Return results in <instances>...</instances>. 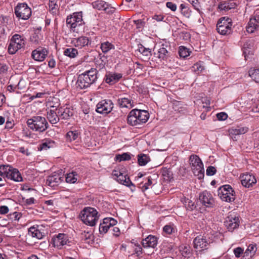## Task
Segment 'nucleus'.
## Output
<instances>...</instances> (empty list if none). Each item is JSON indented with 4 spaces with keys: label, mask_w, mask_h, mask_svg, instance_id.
Here are the masks:
<instances>
[{
    "label": "nucleus",
    "mask_w": 259,
    "mask_h": 259,
    "mask_svg": "<svg viewBox=\"0 0 259 259\" xmlns=\"http://www.w3.org/2000/svg\"><path fill=\"white\" fill-rule=\"evenodd\" d=\"M210 240L206 237L198 236L193 240L194 247L199 250L207 249L211 243Z\"/></svg>",
    "instance_id": "obj_13"
},
{
    "label": "nucleus",
    "mask_w": 259,
    "mask_h": 259,
    "mask_svg": "<svg viewBox=\"0 0 259 259\" xmlns=\"http://www.w3.org/2000/svg\"><path fill=\"white\" fill-rule=\"evenodd\" d=\"M217 30L218 33L224 35H229L231 34L232 31V27H229V25L225 26L217 25Z\"/></svg>",
    "instance_id": "obj_32"
},
{
    "label": "nucleus",
    "mask_w": 259,
    "mask_h": 259,
    "mask_svg": "<svg viewBox=\"0 0 259 259\" xmlns=\"http://www.w3.org/2000/svg\"><path fill=\"white\" fill-rule=\"evenodd\" d=\"M64 54L70 58H74L78 54V51L74 48H68L64 50Z\"/></svg>",
    "instance_id": "obj_41"
},
{
    "label": "nucleus",
    "mask_w": 259,
    "mask_h": 259,
    "mask_svg": "<svg viewBox=\"0 0 259 259\" xmlns=\"http://www.w3.org/2000/svg\"><path fill=\"white\" fill-rule=\"evenodd\" d=\"M9 211V209L8 206L6 205L0 206V213L2 214H6Z\"/></svg>",
    "instance_id": "obj_61"
},
{
    "label": "nucleus",
    "mask_w": 259,
    "mask_h": 259,
    "mask_svg": "<svg viewBox=\"0 0 259 259\" xmlns=\"http://www.w3.org/2000/svg\"><path fill=\"white\" fill-rule=\"evenodd\" d=\"M162 175L164 177V179L166 181H170L172 178L171 171L166 168L163 169L162 170Z\"/></svg>",
    "instance_id": "obj_49"
},
{
    "label": "nucleus",
    "mask_w": 259,
    "mask_h": 259,
    "mask_svg": "<svg viewBox=\"0 0 259 259\" xmlns=\"http://www.w3.org/2000/svg\"><path fill=\"white\" fill-rule=\"evenodd\" d=\"M131 157L129 153H123L122 154H118L115 156L116 161L120 162L121 161L128 160L131 159Z\"/></svg>",
    "instance_id": "obj_43"
},
{
    "label": "nucleus",
    "mask_w": 259,
    "mask_h": 259,
    "mask_svg": "<svg viewBox=\"0 0 259 259\" xmlns=\"http://www.w3.org/2000/svg\"><path fill=\"white\" fill-rule=\"evenodd\" d=\"M72 42L74 45L75 46L81 48L88 44L89 39L85 36H81L78 38H74Z\"/></svg>",
    "instance_id": "obj_30"
},
{
    "label": "nucleus",
    "mask_w": 259,
    "mask_h": 259,
    "mask_svg": "<svg viewBox=\"0 0 259 259\" xmlns=\"http://www.w3.org/2000/svg\"><path fill=\"white\" fill-rule=\"evenodd\" d=\"M112 175L115 177V179L119 183L124 185L127 187L135 186L130 180L127 174L124 171V169L114 170L112 171Z\"/></svg>",
    "instance_id": "obj_10"
},
{
    "label": "nucleus",
    "mask_w": 259,
    "mask_h": 259,
    "mask_svg": "<svg viewBox=\"0 0 259 259\" xmlns=\"http://www.w3.org/2000/svg\"><path fill=\"white\" fill-rule=\"evenodd\" d=\"M53 241L54 246L60 249L69 242L68 237L65 234L60 233L53 238Z\"/></svg>",
    "instance_id": "obj_17"
},
{
    "label": "nucleus",
    "mask_w": 259,
    "mask_h": 259,
    "mask_svg": "<svg viewBox=\"0 0 259 259\" xmlns=\"http://www.w3.org/2000/svg\"><path fill=\"white\" fill-rule=\"evenodd\" d=\"M259 27V16H256L254 18H250L246 27V31L247 32L252 33L254 32Z\"/></svg>",
    "instance_id": "obj_23"
},
{
    "label": "nucleus",
    "mask_w": 259,
    "mask_h": 259,
    "mask_svg": "<svg viewBox=\"0 0 259 259\" xmlns=\"http://www.w3.org/2000/svg\"><path fill=\"white\" fill-rule=\"evenodd\" d=\"M77 180V175L75 172L68 174L66 177V181L69 183H75Z\"/></svg>",
    "instance_id": "obj_42"
},
{
    "label": "nucleus",
    "mask_w": 259,
    "mask_h": 259,
    "mask_svg": "<svg viewBox=\"0 0 259 259\" xmlns=\"http://www.w3.org/2000/svg\"><path fill=\"white\" fill-rule=\"evenodd\" d=\"M179 53L180 56L183 58H186L190 55L189 50L184 46L180 47Z\"/></svg>",
    "instance_id": "obj_48"
},
{
    "label": "nucleus",
    "mask_w": 259,
    "mask_h": 259,
    "mask_svg": "<svg viewBox=\"0 0 259 259\" xmlns=\"http://www.w3.org/2000/svg\"><path fill=\"white\" fill-rule=\"evenodd\" d=\"M157 244V239L153 235H149L142 240V245L144 248L151 247L154 248Z\"/></svg>",
    "instance_id": "obj_22"
},
{
    "label": "nucleus",
    "mask_w": 259,
    "mask_h": 259,
    "mask_svg": "<svg viewBox=\"0 0 259 259\" xmlns=\"http://www.w3.org/2000/svg\"><path fill=\"white\" fill-rule=\"evenodd\" d=\"M149 118L148 112L145 110L134 109L127 117V123L132 126H138L146 123Z\"/></svg>",
    "instance_id": "obj_1"
},
{
    "label": "nucleus",
    "mask_w": 259,
    "mask_h": 259,
    "mask_svg": "<svg viewBox=\"0 0 259 259\" xmlns=\"http://www.w3.org/2000/svg\"><path fill=\"white\" fill-rule=\"evenodd\" d=\"M56 146V143L50 139H46L42 141L39 145L38 149L39 151L47 150L49 149L53 148Z\"/></svg>",
    "instance_id": "obj_25"
},
{
    "label": "nucleus",
    "mask_w": 259,
    "mask_h": 259,
    "mask_svg": "<svg viewBox=\"0 0 259 259\" xmlns=\"http://www.w3.org/2000/svg\"><path fill=\"white\" fill-rule=\"evenodd\" d=\"M193 68L195 71H197L198 72H201L204 69L203 66H201L198 63L195 64L193 66Z\"/></svg>",
    "instance_id": "obj_60"
},
{
    "label": "nucleus",
    "mask_w": 259,
    "mask_h": 259,
    "mask_svg": "<svg viewBox=\"0 0 259 259\" xmlns=\"http://www.w3.org/2000/svg\"><path fill=\"white\" fill-rule=\"evenodd\" d=\"M248 73L249 75L253 80L259 83V69H250Z\"/></svg>",
    "instance_id": "obj_40"
},
{
    "label": "nucleus",
    "mask_w": 259,
    "mask_h": 259,
    "mask_svg": "<svg viewBox=\"0 0 259 259\" xmlns=\"http://www.w3.org/2000/svg\"><path fill=\"white\" fill-rule=\"evenodd\" d=\"M63 178L62 172H54L48 177L46 184L52 188H55L63 181Z\"/></svg>",
    "instance_id": "obj_14"
},
{
    "label": "nucleus",
    "mask_w": 259,
    "mask_h": 259,
    "mask_svg": "<svg viewBox=\"0 0 259 259\" xmlns=\"http://www.w3.org/2000/svg\"><path fill=\"white\" fill-rule=\"evenodd\" d=\"M79 217L85 224L91 226L96 225L97 218L96 209L92 207H85L80 213Z\"/></svg>",
    "instance_id": "obj_5"
},
{
    "label": "nucleus",
    "mask_w": 259,
    "mask_h": 259,
    "mask_svg": "<svg viewBox=\"0 0 259 259\" xmlns=\"http://www.w3.org/2000/svg\"><path fill=\"white\" fill-rule=\"evenodd\" d=\"M194 7V8L197 10L198 11L200 12L199 10V6L198 4V0H188Z\"/></svg>",
    "instance_id": "obj_62"
},
{
    "label": "nucleus",
    "mask_w": 259,
    "mask_h": 259,
    "mask_svg": "<svg viewBox=\"0 0 259 259\" xmlns=\"http://www.w3.org/2000/svg\"><path fill=\"white\" fill-rule=\"evenodd\" d=\"M242 185L246 188H249L256 183L255 177L250 174H244L240 176Z\"/></svg>",
    "instance_id": "obj_18"
},
{
    "label": "nucleus",
    "mask_w": 259,
    "mask_h": 259,
    "mask_svg": "<svg viewBox=\"0 0 259 259\" xmlns=\"http://www.w3.org/2000/svg\"><path fill=\"white\" fill-rule=\"evenodd\" d=\"M118 103L120 107L132 108L133 107L131 100L126 98L119 99Z\"/></svg>",
    "instance_id": "obj_35"
},
{
    "label": "nucleus",
    "mask_w": 259,
    "mask_h": 259,
    "mask_svg": "<svg viewBox=\"0 0 259 259\" xmlns=\"http://www.w3.org/2000/svg\"><path fill=\"white\" fill-rule=\"evenodd\" d=\"M53 108H54V106H51ZM57 108L51 109L47 111V118L49 122L52 124H56L59 122L60 117L59 114L56 112Z\"/></svg>",
    "instance_id": "obj_21"
},
{
    "label": "nucleus",
    "mask_w": 259,
    "mask_h": 259,
    "mask_svg": "<svg viewBox=\"0 0 259 259\" xmlns=\"http://www.w3.org/2000/svg\"><path fill=\"white\" fill-rule=\"evenodd\" d=\"M48 51L46 49H37L32 52V57L35 61H42L46 58Z\"/></svg>",
    "instance_id": "obj_19"
},
{
    "label": "nucleus",
    "mask_w": 259,
    "mask_h": 259,
    "mask_svg": "<svg viewBox=\"0 0 259 259\" xmlns=\"http://www.w3.org/2000/svg\"><path fill=\"white\" fill-rule=\"evenodd\" d=\"M166 6L174 12L176 11L177 8V5L175 4L170 2H167L166 3Z\"/></svg>",
    "instance_id": "obj_57"
},
{
    "label": "nucleus",
    "mask_w": 259,
    "mask_h": 259,
    "mask_svg": "<svg viewBox=\"0 0 259 259\" xmlns=\"http://www.w3.org/2000/svg\"><path fill=\"white\" fill-rule=\"evenodd\" d=\"M104 219V222L107 223L110 228L111 227H113L117 223V221L115 219L111 218H106Z\"/></svg>",
    "instance_id": "obj_51"
},
{
    "label": "nucleus",
    "mask_w": 259,
    "mask_h": 259,
    "mask_svg": "<svg viewBox=\"0 0 259 259\" xmlns=\"http://www.w3.org/2000/svg\"><path fill=\"white\" fill-rule=\"evenodd\" d=\"M163 230L166 234H170L172 232L173 228L169 225H166L163 227Z\"/></svg>",
    "instance_id": "obj_64"
},
{
    "label": "nucleus",
    "mask_w": 259,
    "mask_h": 259,
    "mask_svg": "<svg viewBox=\"0 0 259 259\" xmlns=\"http://www.w3.org/2000/svg\"><path fill=\"white\" fill-rule=\"evenodd\" d=\"M49 7L50 12L53 15L57 14L59 10V7L57 4L56 0H49Z\"/></svg>",
    "instance_id": "obj_34"
},
{
    "label": "nucleus",
    "mask_w": 259,
    "mask_h": 259,
    "mask_svg": "<svg viewBox=\"0 0 259 259\" xmlns=\"http://www.w3.org/2000/svg\"><path fill=\"white\" fill-rule=\"evenodd\" d=\"M217 170L214 166H209L206 169V174L207 176H213L216 173Z\"/></svg>",
    "instance_id": "obj_54"
},
{
    "label": "nucleus",
    "mask_w": 259,
    "mask_h": 259,
    "mask_svg": "<svg viewBox=\"0 0 259 259\" xmlns=\"http://www.w3.org/2000/svg\"><path fill=\"white\" fill-rule=\"evenodd\" d=\"M8 217L9 219L11 220V221H18L20 218L21 217V214L18 212H14L13 213H10Z\"/></svg>",
    "instance_id": "obj_50"
},
{
    "label": "nucleus",
    "mask_w": 259,
    "mask_h": 259,
    "mask_svg": "<svg viewBox=\"0 0 259 259\" xmlns=\"http://www.w3.org/2000/svg\"><path fill=\"white\" fill-rule=\"evenodd\" d=\"M155 55L159 58L161 61L167 62L170 61L172 56L170 48L168 46L162 44L158 49L157 53H154Z\"/></svg>",
    "instance_id": "obj_11"
},
{
    "label": "nucleus",
    "mask_w": 259,
    "mask_h": 259,
    "mask_svg": "<svg viewBox=\"0 0 259 259\" xmlns=\"http://www.w3.org/2000/svg\"><path fill=\"white\" fill-rule=\"evenodd\" d=\"M121 73H109L106 75L105 81L110 84H113L118 81L122 78Z\"/></svg>",
    "instance_id": "obj_29"
},
{
    "label": "nucleus",
    "mask_w": 259,
    "mask_h": 259,
    "mask_svg": "<svg viewBox=\"0 0 259 259\" xmlns=\"http://www.w3.org/2000/svg\"><path fill=\"white\" fill-rule=\"evenodd\" d=\"M97 79V70L92 68L84 73L80 74L76 82V87L79 89H84L90 87Z\"/></svg>",
    "instance_id": "obj_2"
},
{
    "label": "nucleus",
    "mask_w": 259,
    "mask_h": 259,
    "mask_svg": "<svg viewBox=\"0 0 259 259\" xmlns=\"http://www.w3.org/2000/svg\"><path fill=\"white\" fill-rule=\"evenodd\" d=\"M199 199L202 205L207 207H213L214 205V200L208 191H204L200 193Z\"/></svg>",
    "instance_id": "obj_15"
},
{
    "label": "nucleus",
    "mask_w": 259,
    "mask_h": 259,
    "mask_svg": "<svg viewBox=\"0 0 259 259\" xmlns=\"http://www.w3.org/2000/svg\"><path fill=\"white\" fill-rule=\"evenodd\" d=\"M78 136V133L76 131H69L66 134V138L67 140L72 141L76 140Z\"/></svg>",
    "instance_id": "obj_47"
},
{
    "label": "nucleus",
    "mask_w": 259,
    "mask_h": 259,
    "mask_svg": "<svg viewBox=\"0 0 259 259\" xmlns=\"http://www.w3.org/2000/svg\"><path fill=\"white\" fill-rule=\"evenodd\" d=\"M7 178L16 182H22L23 181L22 177L19 170L12 167H11V169H10Z\"/></svg>",
    "instance_id": "obj_27"
},
{
    "label": "nucleus",
    "mask_w": 259,
    "mask_h": 259,
    "mask_svg": "<svg viewBox=\"0 0 259 259\" xmlns=\"http://www.w3.org/2000/svg\"><path fill=\"white\" fill-rule=\"evenodd\" d=\"M256 250L257 247L256 244H250L248 246L247 248L244 252L243 256H249V257L248 259H251L255 254Z\"/></svg>",
    "instance_id": "obj_31"
},
{
    "label": "nucleus",
    "mask_w": 259,
    "mask_h": 259,
    "mask_svg": "<svg viewBox=\"0 0 259 259\" xmlns=\"http://www.w3.org/2000/svg\"><path fill=\"white\" fill-rule=\"evenodd\" d=\"M240 220L235 214H230L225 219L224 225L229 231L232 232L239 226Z\"/></svg>",
    "instance_id": "obj_12"
},
{
    "label": "nucleus",
    "mask_w": 259,
    "mask_h": 259,
    "mask_svg": "<svg viewBox=\"0 0 259 259\" xmlns=\"http://www.w3.org/2000/svg\"><path fill=\"white\" fill-rule=\"evenodd\" d=\"M219 8L221 10L228 11L232 8V7L230 6L229 3H224L219 5Z\"/></svg>",
    "instance_id": "obj_55"
},
{
    "label": "nucleus",
    "mask_w": 259,
    "mask_h": 259,
    "mask_svg": "<svg viewBox=\"0 0 259 259\" xmlns=\"http://www.w3.org/2000/svg\"><path fill=\"white\" fill-rule=\"evenodd\" d=\"M181 251L182 255L185 257H189L191 255V250L190 247L188 246H182Z\"/></svg>",
    "instance_id": "obj_46"
},
{
    "label": "nucleus",
    "mask_w": 259,
    "mask_h": 259,
    "mask_svg": "<svg viewBox=\"0 0 259 259\" xmlns=\"http://www.w3.org/2000/svg\"><path fill=\"white\" fill-rule=\"evenodd\" d=\"M98 10H103L107 14H112L114 12V8L110 7L106 2L103 1H98Z\"/></svg>",
    "instance_id": "obj_28"
},
{
    "label": "nucleus",
    "mask_w": 259,
    "mask_h": 259,
    "mask_svg": "<svg viewBox=\"0 0 259 259\" xmlns=\"http://www.w3.org/2000/svg\"><path fill=\"white\" fill-rule=\"evenodd\" d=\"M229 132L230 136L239 135L238 127H232L229 130Z\"/></svg>",
    "instance_id": "obj_63"
},
{
    "label": "nucleus",
    "mask_w": 259,
    "mask_h": 259,
    "mask_svg": "<svg viewBox=\"0 0 259 259\" xmlns=\"http://www.w3.org/2000/svg\"><path fill=\"white\" fill-rule=\"evenodd\" d=\"M217 25H219V26H225L229 25V27H232V20L231 18H230L229 17H222L219 19Z\"/></svg>",
    "instance_id": "obj_37"
},
{
    "label": "nucleus",
    "mask_w": 259,
    "mask_h": 259,
    "mask_svg": "<svg viewBox=\"0 0 259 259\" xmlns=\"http://www.w3.org/2000/svg\"><path fill=\"white\" fill-rule=\"evenodd\" d=\"M109 228L110 227L107 223L104 222V219H103L102 222L100 223L99 228L100 234H103L106 233Z\"/></svg>",
    "instance_id": "obj_44"
},
{
    "label": "nucleus",
    "mask_w": 259,
    "mask_h": 259,
    "mask_svg": "<svg viewBox=\"0 0 259 259\" xmlns=\"http://www.w3.org/2000/svg\"><path fill=\"white\" fill-rule=\"evenodd\" d=\"M31 9L25 3H21L17 5L15 8V14L18 19L28 20L31 15Z\"/></svg>",
    "instance_id": "obj_9"
},
{
    "label": "nucleus",
    "mask_w": 259,
    "mask_h": 259,
    "mask_svg": "<svg viewBox=\"0 0 259 259\" xmlns=\"http://www.w3.org/2000/svg\"><path fill=\"white\" fill-rule=\"evenodd\" d=\"M138 51L147 58H149V57L151 55V50L149 48H145L141 44L138 45Z\"/></svg>",
    "instance_id": "obj_39"
},
{
    "label": "nucleus",
    "mask_w": 259,
    "mask_h": 259,
    "mask_svg": "<svg viewBox=\"0 0 259 259\" xmlns=\"http://www.w3.org/2000/svg\"><path fill=\"white\" fill-rule=\"evenodd\" d=\"M218 195L224 201L231 202L235 199V192L229 185L220 187L218 190Z\"/></svg>",
    "instance_id": "obj_7"
},
{
    "label": "nucleus",
    "mask_w": 259,
    "mask_h": 259,
    "mask_svg": "<svg viewBox=\"0 0 259 259\" xmlns=\"http://www.w3.org/2000/svg\"><path fill=\"white\" fill-rule=\"evenodd\" d=\"M150 160V157L146 154H140L138 155V162L140 166L145 165Z\"/></svg>",
    "instance_id": "obj_33"
},
{
    "label": "nucleus",
    "mask_w": 259,
    "mask_h": 259,
    "mask_svg": "<svg viewBox=\"0 0 259 259\" xmlns=\"http://www.w3.org/2000/svg\"><path fill=\"white\" fill-rule=\"evenodd\" d=\"M100 48L103 53H107L111 49L114 48V46L109 42L106 41L101 44Z\"/></svg>",
    "instance_id": "obj_45"
},
{
    "label": "nucleus",
    "mask_w": 259,
    "mask_h": 259,
    "mask_svg": "<svg viewBox=\"0 0 259 259\" xmlns=\"http://www.w3.org/2000/svg\"><path fill=\"white\" fill-rule=\"evenodd\" d=\"M186 207L187 209L193 210L195 207L194 202L188 199L186 201Z\"/></svg>",
    "instance_id": "obj_52"
},
{
    "label": "nucleus",
    "mask_w": 259,
    "mask_h": 259,
    "mask_svg": "<svg viewBox=\"0 0 259 259\" xmlns=\"http://www.w3.org/2000/svg\"><path fill=\"white\" fill-rule=\"evenodd\" d=\"M28 234L32 237L36 238L38 239H41L45 236V233L41 232L38 229V227H31L28 230Z\"/></svg>",
    "instance_id": "obj_24"
},
{
    "label": "nucleus",
    "mask_w": 259,
    "mask_h": 259,
    "mask_svg": "<svg viewBox=\"0 0 259 259\" xmlns=\"http://www.w3.org/2000/svg\"><path fill=\"white\" fill-rule=\"evenodd\" d=\"M11 166L9 165H0V176L8 178Z\"/></svg>",
    "instance_id": "obj_36"
},
{
    "label": "nucleus",
    "mask_w": 259,
    "mask_h": 259,
    "mask_svg": "<svg viewBox=\"0 0 259 259\" xmlns=\"http://www.w3.org/2000/svg\"><path fill=\"white\" fill-rule=\"evenodd\" d=\"M25 40L22 36L16 34L11 39L8 47V52L11 54H14L19 49L25 45Z\"/></svg>",
    "instance_id": "obj_8"
},
{
    "label": "nucleus",
    "mask_w": 259,
    "mask_h": 259,
    "mask_svg": "<svg viewBox=\"0 0 259 259\" xmlns=\"http://www.w3.org/2000/svg\"><path fill=\"white\" fill-rule=\"evenodd\" d=\"M152 177H148V181L143 186V189L144 190H146L149 188V186L151 185L153 183L152 181Z\"/></svg>",
    "instance_id": "obj_58"
},
{
    "label": "nucleus",
    "mask_w": 259,
    "mask_h": 259,
    "mask_svg": "<svg viewBox=\"0 0 259 259\" xmlns=\"http://www.w3.org/2000/svg\"><path fill=\"white\" fill-rule=\"evenodd\" d=\"M113 104L110 100H103L98 103V113L107 115L112 110Z\"/></svg>",
    "instance_id": "obj_16"
},
{
    "label": "nucleus",
    "mask_w": 259,
    "mask_h": 259,
    "mask_svg": "<svg viewBox=\"0 0 259 259\" xmlns=\"http://www.w3.org/2000/svg\"><path fill=\"white\" fill-rule=\"evenodd\" d=\"M233 252L236 257H239L244 253V250L241 247H238L234 249Z\"/></svg>",
    "instance_id": "obj_53"
},
{
    "label": "nucleus",
    "mask_w": 259,
    "mask_h": 259,
    "mask_svg": "<svg viewBox=\"0 0 259 259\" xmlns=\"http://www.w3.org/2000/svg\"><path fill=\"white\" fill-rule=\"evenodd\" d=\"M190 164L195 176L200 179L204 177V168L200 158L196 155H192L189 158Z\"/></svg>",
    "instance_id": "obj_6"
},
{
    "label": "nucleus",
    "mask_w": 259,
    "mask_h": 259,
    "mask_svg": "<svg viewBox=\"0 0 259 259\" xmlns=\"http://www.w3.org/2000/svg\"><path fill=\"white\" fill-rule=\"evenodd\" d=\"M58 110L60 119H68L73 115V110L68 107H61L58 109Z\"/></svg>",
    "instance_id": "obj_20"
},
{
    "label": "nucleus",
    "mask_w": 259,
    "mask_h": 259,
    "mask_svg": "<svg viewBox=\"0 0 259 259\" xmlns=\"http://www.w3.org/2000/svg\"><path fill=\"white\" fill-rule=\"evenodd\" d=\"M66 22L67 26L71 31L78 33L84 24L82 12H75L68 15Z\"/></svg>",
    "instance_id": "obj_3"
},
{
    "label": "nucleus",
    "mask_w": 259,
    "mask_h": 259,
    "mask_svg": "<svg viewBox=\"0 0 259 259\" xmlns=\"http://www.w3.org/2000/svg\"><path fill=\"white\" fill-rule=\"evenodd\" d=\"M7 30L5 28L0 25V39H5L6 37Z\"/></svg>",
    "instance_id": "obj_59"
},
{
    "label": "nucleus",
    "mask_w": 259,
    "mask_h": 259,
    "mask_svg": "<svg viewBox=\"0 0 259 259\" xmlns=\"http://www.w3.org/2000/svg\"><path fill=\"white\" fill-rule=\"evenodd\" d=\"M181 14L185 17L189 18L191 15V11L185 4H182L180 6Z\"/></svg>",
    "instance_id": "obj_38"
},
{
    "label": "nucleus",
    "mask_w": 259,
    "mask_h": 259,
    "mask_svg": "<svg viewBox=\"0 0 259 259\" xmlns=\"http://www.w3.org/2000/svg\"><path fill=\"white\" fill-rule=\"evenodd\" d=\"M0 22L1 25L4 28L6 27L8 31H10L13 28V20L10 17L2 15Z\"/></svg>",
    "instance_id": "obj_26"
},
{
    "label": "nucleus",
    "mask_w": 259,
    "mask_h": 259,
    "mask_svg": "<svg viewBox=\"0 0 259 259\" xmlns=\"http://www.w3.org/2000/svg\"><path fill=\"white\" fill-rule=\"evenodd\" d=\"M217 117L219 120H225L228 118V115L225 112H220L217 114Z\"/></svg>",
    "instance_id": "obj_56"
},
{
    "label": "nucleus",
    "mask_w": 259,
    "mask_h": 259,
    "mask_svg": "<svg viewBox=\"0 0 259 259\" xmlns=\"http://www.w3.org/2000/svg\"><path fill=\"white\" fill-rule=\"evenodd\" d=\"M28 126L33 131L38 132H45L49 127V124L44 117L36 116L28 119Z\"/></svg>",
    "instance_id": "obj_4"
}]
</instances>
